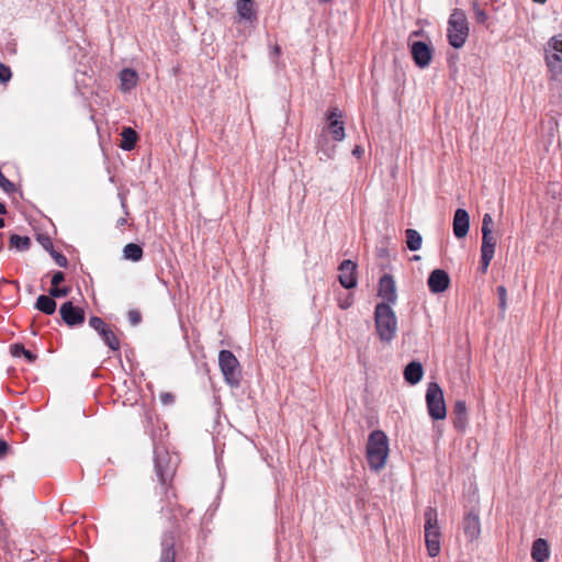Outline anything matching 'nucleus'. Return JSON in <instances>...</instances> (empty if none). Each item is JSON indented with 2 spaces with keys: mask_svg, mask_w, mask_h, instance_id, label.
<instances>
[{
  "mask_svg": "<svg viewBox=\"0 0 562 562\" xmlns=\"http://www.w3.org/2000/svg\"><path fill=\"white\" fill-rule=\"evenodd\" d=\"M389 456V440L382 430H373L367 442V460L371 470L380 471L385 467Z\"/></svg>",
  "mask_w": 562,
  "mask_h": 562,
  "instance_id": "nucleus-1",
  "label": "nucleus"
},
{
  "mask_svg": "<svg viewBox=\"0 0 562 562\" xmlns=\"http://www.w3.org/2000/svg\"><path fill=\"white\" fill-rule=\"evenodd\" d=\"M374 323L378 336L383 342H391L397 333V318L389 304L378 303L374 310Z\"/></svg>",
  "mask_w": 562,
  "mask_h": 562,
  "instance_id": "nucleus-2",
  "label": "nucleus"
},
{
  "mask_svg": "<svg viewBox=\"0 0 562 562\" xmlns=\"http://www.w3.org/2000/svg\"><path fill=\"white\" fill-rule=\"evenodd\" d=\"M468 18L463 10L454 9L448 20L447 38L453 48H461L469 37Z\"/></svg>",
  "mask_w": 562,
  "mask_h": 562,
  "instance_id": "nucleus-3",
  "label": "nucleus"
},
{
  "mask_svg": "<svg viewBox=\"0 0 562 562\" xmlns=\"http://www.w3.org/2000/svg\"><path fill=\"white\" fill-rule=\"evenodd\" d=\"M425 517V543L429 557L435 558L440 552V528L438 526V514L434 507H427Z\"/></svg>",
  "mask_w": 562,
  "mask_h": 562,
  "instance_id": "nucleus-4",
  "label": "nucleus"
},
{
  "mask_svg": "<svg viewBox=\"0 0 562 562\" xmlns=\"http://www.w3.org/2000/svg\"><path fill=\"white\" fill-rule=\"evenodd\" d=\"M426 404L429 416L435 420L445 419L447 408L443 398V392L438 383L431 382L426 391Z\"/></svg>",
  "mask_w": 562,
  "mask_h": 562,
  "instance_id": "nucleus-5",
  "label": "nucleus"
},
{
  "mask_svg": "<svg viewBox=\"0 0 562 562\" xmlns=\"http://www.w3.org/2000/svg\"><path fill=\"white\" fill-rule=\"evenodd\" d=\"M218 364L225 381L232 386L239 385L241 376L240 367L234 353L229 350H221Z\"/></svg>",
  "mask_w": 562,
  "mask_h": 562,
  "instance_id": "nucleus-6",
  "label": "nucleus"
},
{
  "mask_svg": "<svg viewBox=\"0 0 562 562\" xmlns=\"http://www.w3.org/2000/svg\"><path fill=\"white\" fill-rule=\"evenodd\" d=\"M546 53V63L550 71L554 74L562 72V38L553 36L548 42Z\"/></svg>",
  "mask_w": 562,
  "mask_h": 562,
  "instance_id": "nucleus-7",
  "label": "nucleus"
},
{
  "mask_svg": "<svg viewBox=\"0 0 562 562\" xmlns=\"http://www.w3.org/2000/svg\"><path fill=\"white\" fill-rule=\"evenodd\" d=\"M493 217L490 213L484 214L482 220V246L481 254L493 255L495 252L496 239L492 232Z\"/></svg>",
  "mask_w": 562,
  "mask_h": 562,
  "instance_id": "nucleus-8",
  "label": "nucleus"
},
{
  "mask_svg": "<svg viewBox=\"0 0 562 562\" xmlns=\"http://www.w3.org/2000/svg\"><path fill=\"white\" fill-rule=\"evenodd\" d=\"M342 113L338 108H331L327 112V131L331 135L333 139L336 142L344 140L346 134H345V126L342 122Z\"/></svg>",
  "mask_w": 562,
  "mask_h": 562,
  "instance_id": "nucleus-9",
  "label": "nucleus"
},
{
  "mask_svg": "<svg viewBox=\"0 0 562 562\" xmlns=\"http://www.w3.org/2000/svg\"><path fill=\"white\" fill-rule=\"evenodd\" d=\"M59 314L61 319L70 327L81 325L85 322V311L69 301L61 304Z\"/></svg>",
  "mask_w": 562,
  "mask_h": 562,
  "instance_id": "nucleus-10",
  "label": "nucleus"
},
{
  "mask_svg": "<svg viewBox=\"0 0 562 562\" xmlns=\"http://www.w3.org/2000/svg\"><path fill=\"white\" fill-rule=\"evenodd\" d=\"M155 470L162 486L171 481L175 474V469L170 464L169 456L167 452H159L156 454Z\"/></svg>",
  "mask_w": 562,
  "mask_h": 562,
  "instance_id": "nucleus-11",
  "label": "nucleus"
},
{
  "mask_svg": "<svg viewBox=\"0 0 562 562\" xmlns=\"http://www.w3.org/2000/svg\"><path fill=\"white\" fill-rule=\"evenodd\" d=\"M356 270L357 263L352 260L346 259L339 265L338 280L341 286L345 289H352L357 285Z\"/></svg>",
  "mask_w": 562,
  "mask_h": 562,
  "instance_id": "nucleus-12",
  "label": "nucleus"
},
{
  "mask_svg": "<svg viewBox=\"0 0 562 562\" xmlns=\"http://www.w3.org/2000/svg\"><path fill=\"white\" fill-rule=\"evenodd\" d=\"M412 57L419 68L427 67L432 57L431 47L424 42H414L411 47Z\"/></svg>",
  "mask_w": 562,
  "mask_h": 562,
  "instance_id": "nucleus-13",
  "label": "nucleus"
},
{
  "mask_svg": "<svg viewBox=\"0 0 562 562\" xmlns=\"http://www.w3.org/2000/svg\"><path fill=\"white\" fill-rule=\"evenodd\" d=\"M427 284L431 293H441L449 288L450 277L445 270L435 269L430 272Z\"/></svg>",
  "mask_w": 562,
  "mask_h": 562,
  "instance_id": "nucleus-14",
  "label": "nucleus"
},
{
  "mask_svg": "<svg viewBox=\"0 0 562 562\" xmlns=\"http://www.w3.org/2000/svg\"><path fill=\"white\" fill-rule=\"evenodd\" d=\"M379 296L383 299L385 304H394L397 300L395 281L391 274H384L379 283Z\"/></svg>",
  "mask_w": 562,
  "mask_h": 562,
  "instance_id": "nucleus-15",
  "label": "nucleus"
},
{
  "mask_svg": "<svg viewBox=\"0 0 562 562\" xmlns=\"http://www.w3.org/2000/svg\"><path fill=\"white\" fill-rule=\"evenodd\" d=\"M453 234L457 238H463L469 233L470 217L464 209H458L453 216Z\"/></svg>",
  "mask_w": 562,
  "mask_h": 562,
  "instance_id": "nucleus-16",
  "label": "nucleus"
},
{
  "mask_svg": "<svg viewBox=\"0 0 562 562\" xmlns=\"http://www.w3.org/2000/svg\"><path fill=\"white\" fill-rule=\"evenodd\" d=\"M176 536L173 531L165 532L161 539V554L159 562H175L176 551H175Z\"/></svg>",
  "mask_w": 562,
  "mask_h": 562,
  "instance_id": "nucleus-17",
  "label": "nucleus"
},
{
  "mask_svg": "<svg viewBox=\"0 0 562 562\" xmlns=\"http://www.w3.org/2000/svg\"><path fill=\"white\" fill-rule=\"evenodd\" d=\"M463 530L464 535L469 538L470 541L479 538L481 533V524L477 514L471 512L464 517Z\"/></svg>",
  "mask_w": 562,
  "mask_h": 562,
  "instance_id": "nucleus-18",
  "label": "nucleus"
},
{
  "mask_svg": "<svg viewBox=\"0 0 562 562\" xmlns=\"http://www.w3.org/2000/svg\"><path fill=\"white\" fill-rule=\"evenodd\" d=\"M531 558L536 562H546L550 558V547L546 539L538 538L533 541Z\"/></svg>",
  "mask_w": 562,
  "mask_h": 562,
  "instance_id": "nucleus-19",
  "label": "nucleus"
},
{
  "mask_svg": "<svg viewBox=\"0 0 562 562\" xmlns=\"http://www.w3.org/2000/svg\"><path fill=\"white\" fill-rule=\"evenodd\" d=\"M468 424V408L464 401H457L453 406V425L458 430H464Z\"/></svg>",
  "mask_w": 562,
  "mask_h": 562,
  "instance_id": "nucleus-20",
  "label": "nucleus"
},
{
  "mask_svg": "<svg viewBox=\"0 0 562 562\" xmlns=\"http://www.w3.org/2000/svg\"><path fill=\"white\" fill-rule=\"evenodd\" d=\"M424 374V369L420 362L412 361L404 369V379L412 385L417 384Z\"/></svg>",
  "mask_w": 562,
  "mask_h": 562,
  "instance_id": "nucleus-21",
  "label": "nucleus"
},
{
  "mask_svg": "<svg viewBox=\"0 0 562 562\" xmlns=\"http://www.w3.org/2000/svg\"><path fill=\"white\" fill-rule=\"evenodd\" d=\"M104 344L112 350V351H120L121 342L117 336L115 335L113 328L111 325H106L103 327L102 330H99L98 333Z\"/></svg>",
  "mask_w": 562,
  "mask_h": 562,
  "instance_id": "nucleus-22",
  "label": "nucleus"
},
{
  "mask_svg": "<svg viewBox=\"0 0 562 562\" xmlns=\"http://www.w3.org/2000/svg\"><path fill=\"white\" fill-rule=\"evenodd\" d=\"M236 10L241 20L252 22L256 20L254 0H237Z\"/></svg>",
  "mask_w": 562,
  "mask_h": 562,
  "instance_id": "nucleus-23",
  "label": "nucleus"
},
{
  "mask_svg": "<svg viewBox=\"0 0 562 562\" xmlns=\"http://www.w3.org/2000/svg\"><path fill=\"white\" fill-rule=\"evenodd\" d=\"M120 81L122 90L130 91L137 85V72L131 68H124L120 72Z\"/></svg>",
  "mask_w": 562,
  "mask_h": 562,
  "instance_id": "nucleus-24",
  "label": "nucleus"
},
{
  "mask_svg": "<svg viewBox=\"0 0 562 562\" xmlns=\"http://www.w3.org/2000/svg\"><path fill=\"white\" fill-rule=\"evenodd\" d=\"M35 307L46 315H52L56 311V302L50 295H40L36 300Z\"/></svg>",
  "mask_w": 562,
  "mask_h": 562,
  "instance_id": "nucleus-25",
  "label": "nucleus"
},
{
  "mask_svg": "<svg viewBox=\"0 0 562 562\" xmlns=\"http://www.w3.org/2000/svg\"><path fill=\"white\" fill-rule=\"evenodd\" d=\"M122 142L120 147L124 150H132L137 140V134L132 127H124L122 133Z\"/></svg>",
  "mask_w": 562,
  "mask_h": 562,
  "instance_id": "nucleus-26",
  "label": "nucleus"
},
{
  "mask_svg": "<svg viewBox=\"0 0 562 562\" xmlns=\"http://www.w3.org/2000/svg\"><path fill=\"white\" fill-rule=\"evenodd\" d=\"M406 236V245L407 248L412 251L419 250L422 247L423 238L422 235L413 228H407L405 231Z\"/></svg>",
  "mask_w": 562,
  "mask_h": 562,
  "instance_id": "nucleus-27",
  "label": "nucleus"
},
{
  "mask_svg": "<svg viewBox=\"0 0 562 562\" xmlns=\"http://www.w3.org/2000/svg\"><path fill=\"white\" fill-rule=\"evenodd\" d=\"M123 256L131 261H139L143 258V248L138 244L130 243L123 248Z\"/></svg>",
  "mask_w": 562,
  "mask_h": 562,
  "instance_id": "nucleus-28",
  "label": "nucleus"
},
{
  "mask_svg": "<svg viewBox=\"0 0 562 562\" xmlns=\"http://www.w3.org/2000/svg\"><path fill=\"white\" fill-rule=\"evenodd\" d=\"M10 245L18 250H27L31 246V239L27 236L12 235L10 238Z\"/></svg>",
  "mask_w": 562,
  "mask_h": 562,
  "instance_id": "nucleus-29",
  "label": "nucleus"
},
{
  "mask_svg": "<svg viewBox=\"0 0 562 562\" xmlns=\"http://www.w3.org/2000/svg\"><path fill=\"white\" fill-rule=\"evenodd\" d=\"M12 78V71L9 66L0 63V85L5 86Z\"/></svg>",
  "mask_w": 562,
  "mask_h": 562,
  "instance_id": "nucleus-30",
  "label": "nucleus"
},
{
  "mask_svg": "<svg viewBox=\"0 0 562 562\" xmlns=\"http://www.w3.org/2000/svg\"><path fill=\"white\" fill-rule=\"evenodd\" d=\"M498 306L502 312H505L507 307V290L504 285L497 286Z\"/></svg>",
  "mask_w": 562,
  "mask_h": 562,
  "instance_id": "nucleus-31",
  "label": "nucleus"
},
{
  "mask_svg": "<svg viewBox=\"0 0 562 562\" xmlns=\"http://www.w3.org/2000/svg\"><path fill=\"white\" fill-rule=\"evenodd\" d=\"M70 293V288L68 286H52L49 289V295L54 297H66Z\"/></svg>",
  "mask_w": 562,
  "mask_h": 562,
  "instance_id": "nucleus-32",
  "label": "nucleus"
},
{
  "mask_svg": "<svg viewBox=\"0 0 562 562\" xmlns=\"http://www.w3.org/2000/svg\"><path fill=\"white\" fill-rule=\"evenodd\" d=\"M473 10H474V16H475V21L479 23V24H484L488 16H487V13L482 10L477 3H474L473 4Z\"/></svg>",
  "mask_w": 562,
  "mask_h": 562,
  "instance_id": "nucleus-33",
  "label": "nucleus"
},
{
  "mask_svg": "<svg viewBox=\"0 0 562 562\" xmlns=\"http://www.w3.org/2000/svg\"><path fill=\"white\" fill-rule=\"evenodd\" d=\"M0 187L2 188V190L7 193H12L15 191V187L13 184V182H11L10 180H8L5 178V176L2 173V171L0 170Z\"/></svg>",
  "mask_w": 562,
  "mask_h": 562,
  "instance_id": "nucleus-34",
  "label": "nucleus"
},
{
  "mask_svg": "<svg viewBox=\"0 0 562 562\" xmlns=\"http://www.w3.org/2000/svg\"><path fill=\"white\" fill-rule=\"evenodd\" d=\"M325 144H327V139L324 135L321 136V139L318 142V148L319 150L326 156V158H331L334 154V146L333 147H326Z\"/></svg>",
  "mask_w": 562,
  "mask_h": 562,
  "instance_id": "nucleus-35",
  "label": "nucleus"
},
{
  "mask_svg": "<svg viewBox=\"0 0 562 562\" xmlns=\"http://www.w3.org/2000/svg\"><path fill=\"white\" fill-rule=\"evenodd\" d=\"M49 254L59 267L66 268L68 266V260L63 254L56 251L55 249H52Z\"/></svg>",
  "mask_w": 562,
  "mask_h": 562,
  "instance_id": "nucleus-36",
  "label": "nucleus"
},
{
  "mask_svg": "<svg viewBox=\"0 0 562 562\" xmlns=\"http://www.w3.org/2000/svg\"><path fill=\"white\" fill-rule=\"evenodd\" d=\"M89 325L97 331L102 330L108 324L98 316H91L89 319Z\"/></svg>",
  "mask_w": 562,
  "mask_h": 562,
  "instance_id": "nucleus-37",
  "label": "nucleus"
},
{
  "mask_svg": "<svg viewBox=\"0 0 562 562\" xmlns=\"http://www.w3.org/2000/svg\"><path fill=\"white\" fill-rule=\"evenodd\" d=\"M493 257H494L493 255H486V252L481 254V271H482V273H485L487 271Z\"/></svg>",
  "mask_w": 562,
  "mask_h": 562,
  "instance_id": "nucleus-38",
  "label": "nucleus"
},
{
  "mask_svg": "<svg viewBox=\"0 0 562 562\" xmlns=\"http://www.w3.org/2000/svg\"><path fill=\"white\" fill-rule=\"evenodd\" d=\"M127 317H128V321L130 323L135 326L137 324L140 323L142 321V315L138 311L136 310H131L128 313H127Z\"/></svg>",
  "mask_w": 562,
  "mask_h": 562,
  "instance_id": "nucleus-39",
  "label": "nucleus"
},
{
  "mask_svg": "<svg viewBox=\"0 0 562 562\" xmlns=\"http://www.w3.org/2000/svg\"><path fill=\"white\" fill-rule=\"evenodd\" d=\"M37 240L45 250L50 251L52 249H54L53 243L48 236L41 235L38 236Z\"/></svg>",
  "mask_w": 562,
  "mask_h": 562,
  "instance_id": "nucleus-40",
  "label": "nucleus"
},
{
  "mask_svg": "<svg viewBox=\"0 0 562 562\" xmlns=\"http://www.w3.org/2000/svg\"><path fill=\"white\" fill-rule=\"evenodd\" d=\"M10 350L13 357H20L23 356L25 347L22 344H14L10 347Z\"/></svg>",
  "mask_w": 562,
  "mask_h": 562,
  "instance_id": "nucleus-41",
  "label": "nucleus"
},
{
  "mask_svg": "<svg viewBox=\"0 0 562 562\" xmlns=\"http://www.w3.org/2000/svg\"><path fill=\"white\" fill-rule=\"evenodd\" d=\"M63 281H65V274L61 271H56L52 277V286H58Z\"/></svg>",
  "mask_w": 562,
  "mask_h": 562,
  "instance_id": "nucleus-42",
  "label": "nucleus"
},
{
  "mask_svg": "<svg viewBox=\"0 0 562 562\" xmlns=\"http://www.w3.org/2000/svg\"><path fill=\"white\" fill-rule=\"evenodd\" d=\"M338 305L341 310H347L352 305V297L350 294H347L345 299L338 300Z\"/></svg>",
  "mask_w": 562,
  "mask_h": 562,
  "instance_id": "nucleus-43",
  "label": "nucleus"
},
{
  "mask_svg": "<svg viewBox=\"0 0 562 562\" xmlns=\"http://www.w3.org/2000/svg\"><path fill=\"white\" fill-rule=\"evenodd\" d=\"M160 401L164 405H171L175 402V395L171 393H161Z\"/></svg>",
  "mask_w": 562,
  "mask_h": 562,
  "instance_id": "nucleus-44",
  "label": "nucleus"
},
{
  "mask_svg": "<svg viewBox=\"0 0 562 562\" xmlns=\"http://www.w3.org/2000/svg\"><path fill=\"white\" fill-rule=\"evenodd\" d=\"M23 357L29 363H33L37 359V356L27 349H25Z\"/></svg>",
  "mask_w": 562,
  "mask_h": 562,
  "instance_id": "nucleus-45",
  "label": "nucleus"
},
{
  "mask_svg": "<svg viewBox=\"0 0 562 562\" xmlns=\"http://www.w3.org/2000/svg\"><path fill=\"white\" fill-rule=\"evenodd\" d=\"M120 200H121V206L125 213V215H128V211H127V203H126V199L124 195L120 194Z\"/></svg>",
  "mask_w": 562,
  "mask_h": 562,
  "instance_id": "nucleus-46",
  "label": "nucleus"
},
{
  "mask_svg": "<svg viewBox=\"0 0 562 562\" xmlns=\"http://www.w3.org/2000/svg\"><path fill=\"white\" fill-rule=\"evenodd\" d=\"M8 445L4 440H0V457L5 453Z\"/></svg>",
  "mask_w": 562,
  "mask_h": 562,
  "instance_id": "nucleus-47",
  "label": "nucleus"
},
{
  "mask_svg": "<svg viewBox=\"0 0 562 562\" xmlns=\"http://www.w3.org/2000/svg\"><path fill=\"white\" fill-rule=\"evenodd\" d=\"M352 154H353V155H356V156H358V157H360V156H361V154H362V149H361L359 146H357V147L352 150Z\"/></svg>",
  "mask_w": 562,
  "mask_h": 562,
  "instance_id": "nucleus-48",
  "label": "nucleus"
},
{
  "mask_svg": "<svg viewBox=\"0 0 562 562\" xmlns=\"http://www.w3.org/2000/svg\"><path fill=\"white\" fill-rule=\"evenodd\" d=\"M126 223H127V221L125 217H121L116 222L117 226H124V225H126Z\"/></svg>",
  "mask_w": 562,
  "mask_h": 562,
  "instance_id": "nucleus-49",
  "label": "nucleus"
},
{
  "mask_svg": "<svg viewBox=\"0 0 562 562\" xmlns=\"http://www.w3.org/2000/svg\"><path fill=\"white\" fill-rule=\"evenodd\" d=\"M7 213V207L3 203L0 202V214H5Z\"/></svg>",
  "mask_w": 562,
  "mask_h": 562,
  "instance_id": "nucleus-50",
  "label": "nucleus"
},
{
  "mask_svg": "<svg viewBox=\"0 0 562 562\" xmlns=\"http://www.w3.org/2000/svg\"><path fill=\"white\" fill-rule=\"evenodd\" d=\"M317 1H318V3H321V4H324V3H328V2H330L331 0H317Z\"/></svg>",
  "mask_w": 562,
  "mask_h": 562,
  "instance_id": "nucleus-51",
  "label": "nucleus"
},
{
  "mask_svg": "<svg viewBox=\"0 0 562 562\" xmlns=\"http://www.w3.org/2000/svg\"><path fill=\"white\" fill-rule=\"evenodd\" d=\"M4 227V220L0 218V228Z\"/></svg>",
  "mask_w": 562,
  "mask_h": 562,
  "instance_id": "nucleus-52",
  "label": "nucleus"
},
{
  "mask_svg": "<svg viewBox=\"0 0 562 562\" xmlns=\"http://www.w3.org/2000/svg\"><path fill=\"white\" fill-rule=\"evenodd\" d=\"M533 1L537 2V3L543 4L547 0H533Z\"/></svg>",
  "mask_w": 562,
  "mask_h": 562,
  "instance_id": "nucleus-53",
  "label": "nucleus"
}]
</instances>
